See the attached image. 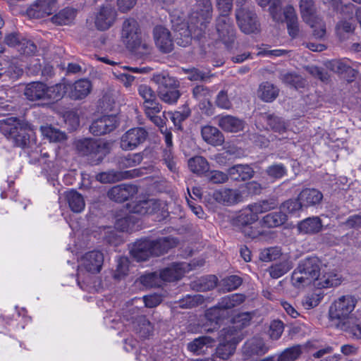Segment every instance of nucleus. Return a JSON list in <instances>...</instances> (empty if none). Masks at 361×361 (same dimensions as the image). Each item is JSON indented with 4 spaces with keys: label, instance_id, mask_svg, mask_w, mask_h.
I'll list each match as a JSON object with an SVG mask.
<instances>
[{
    "label": "nucleus",
    "instance_id": "nucleus-1",
    "mask_svg": "<svg viewBox=\"0 0 361 361\" xmlns=\"http://www.w3.org/2000/svg\"><path fill=\"white\" fill-rule=\"evenodd\" d=\"M322 263L317 257H307L301 260L292 273L291 283L295 288H300L313 284L319 288H327L338 286L341 278L336 272L322 271Z\"/></svg>",
    "mask_w": 361,
    "mask_h": 361
},
{
    "label": "nucleus",
    "instance_id": "nucleus-2",
    "mask_svg": "<svg viewBox=\"0 0 361 361\" xmlns=\"http://www.w3.org/2000/svg\"><path fill=\"white\" fill-rule=\"evenodd\" d=\"M191 13L187 28L184 30V40L178 44L185 46L190 43V36L199 37L209 23L212 16V5L210 0H192Z\"/></svg>",
    "mask_w": 361,
    "mask_h": 361
},
{
    "label": "nucleus",
    "instance_id": "nucleus-3",
    "mask_svg": "<svg viewBox=\"0 0 361 361\" xmlns=\"http://www.w3.org/2000/svg\"><path fill=\"white\" fill-rule=\"evenodd\" d=\"M121 37L126 47L136 54L145 55L151 51L149 40L142 35L139 24L134 18L123 21Z\"/></svg>",
    "mask_w": 361,
    "mask_h": 361
},
{
    "label": "nucleus",
    "instance_id": "nucleus-4",
    "mask_svg": "<svg viewBox=\"0 0 361 361\" xmlns=\"http://www.w3.org/2000/svg\"><path fill=\"white\" fill-rule=\"evenodd\" d=\"M0 130L15 147L25 148L33 134L31 126L14 117L0 121Z\"/></svg>",
    "mask_w": 361,
    "mask_h": 361
},
{
    "label": "nucleus",
    "instance_id": "nucleus-5",
    "mask_svg": "<svg viewBox=\"0 0 361 361\" xmlns=\"http://www.w3.org/2000/svg\"><path fill=\"white\" fill-rule=\"evenodd\" d=\"M357 304V300L351 295H343L338 298L331 305L329 311V317L336 322V325L341 329H348L349 324L353 318L351 313Z\"/></svg>",
    "mask_w": 361,
    "mask_h": 361
},
{
    "label": "nucleus",
    "instance_id": "nucleus-6",
    "mask_svg": "<svg viewBox=\"0 0 361 361\" xmlns=\"http://www.w3.org/2000/svg\"><path fill=\"white\" fill-rule=\"evenodd\" d=\"M299 6L303 21L311 27L315 38H324L326 35V25L317 14L313 1L300 0Z\"/></svg>",
    "mask_w": 361,
    "mask_h": 361
},
{
    "label": "nucleus",
    "instance_id": "nucleus-7",
    "mask_svg": "<svg viewBox=\"0 0 361 361\" xmlns=\"http://www.w3.org/2000/svg\"><path fill=\"white\" fill-rule=\"evenodd\" d=\"M245 301V296L242 294H232L221 298L216 306L209 309L205 314V317L213 326L216 328L219 321L226 316L227 310L240 305Z\"/></svg>",
    "mask_w": 361,
    "mask_h": 361
},
{
    "label": "nucleus",
    "instance_id": "nucleus-8",
    "mask_svg": "<svg viewBox=\"0 0 361 361\" xmlns=\"http://www.w3.org/2000/svg\"><path fill=\"white\" fill-rule=\"evenodd\" d=\"M220 343L216 349V357L222 360H228L233 355L237 344L241 340L240 332L235 327L224 329L221 332Z\"/></svg>",
    "mask_w": 361,
    "mask_h": 361
},
{
    "label": "nucleus",
    "instance_id": "nucleus-9",
    "mask_svg": "<svg viewBox=\"0 0 361 361\" xmlns=\"http://www.w3.org/2000/svg\"><path fill=\"white\" fill-rule=\"evenodd\" d=\"M204 264V261L202 259L194 261L191 264L185 262L173 264L171 267L161 270L159 276L164 281L171 282L177 281L181 279L186 272H188L197 267H201Z\"/></svg>",
    "mask_w": 361,
    "mask_h": 361
},
{
    "label": "nucleus",
    "instance_id": "nucleus-10",
    "mask_svg": "<svg viewBox=\"0 0 361 361\" xmlns=\"http://www.w3.org/2000/svg\"><path fill=\"white\" fill-rule=\"evenodd\" d=\"M216 30L218 39L226 47L232 44L235 39V28L233 21L226 15H219L216 21Z\"/></svg>",
    "mask_w": 361,
    "mask_h": 361
},
{
    "label": "nucleus",
    "instance_id": "nucleus-11",
    "mask_svg": "<svg viewBox=\"0 0 361 361\" xmlns=\"http://www.w3.org/2000/svg\"><path fill=\"white\" fill-rule=\"evenodd\" d=\"M147 137V132L140 127L127 130L120 139V147L123 150L132 151L143 143Z\"/></svg>",
    "mask_w": 361,
    "mask_h": 361
},
{
    "label": "nucleus",
    "instance_id": "nucleus-12",
    "mask_svg": "<svg viewBox=\"0 0 361 361\" xmlns=\"http://www.w3.org/2000/svg\"><path fill=\"white\" fill-rule=\"evenodd\" d=\"M235 17L240 29L246 34L253 33L258 30L259 24L255 13L245 7L235 11Z\"/></svg>",
    "mask_w": 361,
    "mask_h": 361
},
{
    "label": "nucleus",
    "instance_id": "nucleus-13",
    "mask_svg": "<svg viewBox=\"0 0 361 361\" xmlns=\"http://www.w3.org/2000/svg\"><path fill=\"white\" fill-rule=\"evenodd\" d=\"M116 19V11L111 5L103 6L97 13L94 25L98 30H106L110 28Z\"/></svg>",
    "mask_w": 361,
    "mask_h": 361
},
{
    "label": "nucleus",
    "instance_id": "nucleus-14",
    "mask_svg": "<svg viewBox=\"0 0 361 361\" xmlns=\"http://www.w3.org/2000/svg\"><path fill=\"white\" fill-rule=\"evenodd\" d=\"M118 123L117 118L115 116H103L92 122L90 130L94 135H102L114 130Z\"/></svg>",
    "mask_w": 361,
    "mask_h": 361
},
{
    "label": "nucleus",
    "instance_id": "nucleus-15",
    "mask_svg": "<svg viewBox=\"0 0 361 361\" xmlns=\"http://www.w3.org/2000/svg\"><path fill=\"white\" fill-rule=\"evenodd\" d=\"M104 262L103 254L99 251L87 252L80 259V267L87 271L96 274L100 271Z\"/></svg>",
    "mask_w": 361,
    "mask_h": 361
},
{
    "label": "nucleus",
    "instance_id": "nucleus-16",
    "mask_svg": "<svg viewBox=\"0 0 361 361\" xmlns=\"http://www.w3.org/2000/svg\"><path fill=\"white\" fill-rule=\"evenodd\" d=\"M267 348L262 339L252 338L247 341L243 346V355L245 361H252L257 356L266 353Z\"/></svg>",
    "mask_w": 361,
    "mask_h": 361
},
{
    "label": "nucleus",
    "instance_id": "nucleus-17",
    "mask_svg": "<svg viewBox=\"0 0 361 361\" xmlns=\"http://www.w3.org/2000/svg\"><path fill=\"white\" fill-rule=\"evenodd\" d=\"M213 197L217 202L228 206L237 204L243 199L242 194L238 190L226 188L215 190Z\"/></svg>",
    "mask_w": 361,
    "mask_h": 361
},
{
    "label": "nucleus",
    "instance_id": "nucleus-18",
    "mask_svg": "<svg viewBox=\"0 0 361 361\" xmlns=\"http://www.w3.org/2000/svg\"><path fill=\"white\" fill-rule=\"evenodd\" d=\"M153 33L155 44L160 51L164 53L172 51L173 44L169 30L163 26H157Z\"/></svg>",
    "mask_w": 361,
    "mask_h": 361
},
{
    "label": "nucleus",
    "instance_id": "nucleus-19",
    "mask_svg": "<svg viewBox=\"0 0 361 361\" xmlns=\"http://www.w3.org/2000/svg\"><path fill=\"white\" fill-rule=\"evenodd\" d=\"M137 192V188L132 185L121 184L112 187L107 192L111 200L122 202L133 197Z\"/></svg>",
    "mask_w": 361,
    "mask_h": 361
},
{
    "label": "nucleus",
    "instance_id": "nucleus-20",
    "mask_svg": "<svg viewBox=\"0 0 361 361\" xmlns=\"http://www.w3.org/2000/svg\"><path fill=\"white\" fill-rule=\"evenodd\" d=\"M281 13L283 19L279 22L286 20L289 35L293 38L297 37L300 33V28L295 8L290 5L286 6Z\"/></svg>",
    "mask_w": 361,
    "mask_h": 361
},
{
    "label": "nucleus",
    "instance_id": "nucleus-21",
    "mask_svg": "<svg viewBox=\"0 0 361 361\" xmlns=\"http://www.w3.org/2000/svg\"><path fill=\"white\" fill-rule=\"evenodd\" d=\"M162 203L156 199H144L137 201L132 206V212L144 215L157 212L161 207Z\"/></svg>",
    "mask_w": 361,
    "mask_h": 361
},
{
    "label": "nucleus",
    "instance_id": "nucleus-22",
    "mask_svg": "<svg viewBox=\"0 0 361 361\" xmlns=\"http://www.w3.org/2000/svg\"><path fill=\"white\" fill-rule=\"evenodd\" d=\"M57 0H37L30 8L29 14L35 18H42L51 14Z\"/></svg>",
    "mask_w": 361,
    "mask_h": 361
},
{
    "label": "nucleus",
    "instance_id": "nucleus-23",
    "mask_svg": "<svg viewBox=\"0 0 361 361\" xmlns=\"http://www.w3.org/2000/svg\"><path fill=\"white\" fill-rule=\"evenodd\" d=\"M201 135L204 142L213 146H220L224 142V136L216 127L206 125L201 128Z\"/></svg>",
    "mask_w": 361,
    "mask_h": 361
},
{
    "label": "nucleus",
    "instance_id": "nucleus-24",
    "mask_svg": "<svg viewBox=\"0 0 361 361\" xmlns=\"http://www.w3.org/2000/svg\"><path fill=\"white\" fill-rule=\"evenodd\" d=\"M218 125L224 131L238 133L243 130L245 123L243 120L235 116L226 115L219 117Z\"/></svg>",
    "mask_w": 361,
    "mask_h": 361
},
{
    "label": "nucleus",
    "instance_id": "nucleus-25",
    "mask_svg": "<svg viewBox=\"0 0 361 361\" xmlns=\"http://www.w3.org/2000/svg\"><path fill=\"white\" fill-rule=\"evenodd\" d=\"M130 253L137 261H145L153 256L150 240H140L135 242L131 247Z\"/></svg>",
    "mask_w": 361,
    "mask_h": 361
},
{
    "label": "nucleus",
    "instance_id": "nucleus-26",
    "mask_svg": "<svg viewBox=\"0 0 361 361\" xmlns=\"http://www.w3.org/2000/svg\"><path fill=\"white\" fill-rule=\"evenodd\" d=\"M70 89L69 96L74 99H82L86 97L92 90L91 82L87 79L76 81L73 85H68Z\"/></svg>",
    "mask_w": 361,
    "mask_h": 361
},
{
    "label": "nucleus",
    "instance_id": "nucleus-27",
    "mask_svg": "<svg viewBox=\"0 0 361 361\" xmlns=\"http://www.w3.org/2000/svg\"><path fill=\"white\" fill-rule=\"evenodd\" d=\"M65 199L71 210L74 213L82 212L85 207L83 197L78 191L70 190L64 192Z\"/></svg>",
    "mask_w": 361,
    "mask_h": 361
},
{
    "label": "nucleus",
    "instance_id": "nucleus-28",
    "mask_svg": "<svg viewBox=\"0 0 361 361\" xmlns=\"http://www.w3.org/2000/svg\"><path fill=\"white\" fill-rule=\"evenodd\" d=\"M323 199L322 193L314 188L304 189L298 196L302 207H310L318 204Z\"/></svg>",
    "mask_w": 361,
    "mask_h": 361
},
{
    "label": "nucleus",
    "instance_id": "nucleus-29",
    "mask_svg": "<svg viewBox=\"0 0 361 361\" xmlns=\"http://www.w3.org/2000/svg\"><path fill=\"white\" fill-rule=\"evenodd\" d=\"M75 147L78 152L84 156L100 154L103 149L97 141L92 139H83L76 141Z\"/></svg>",
    "mask_w": 361,
    "mask_h": 361
},
{
    "label": "nucleus",
    "instance_id": "nucleus-30",
    "mask_svg": "<svg viewBox=\"0 0 361 361\" xmlns=\"http://www.w3.org/2000/svg\"><path fill=\"white\" fill-rule=\"evenodd\" d=\"M193 96L200 102H202V109H206V114L211 116L213 114V108L210 102L211 92L209 90L204 86L197 85L193 89Z\"/></svg>",
    "mask_w": 361,
    "mask_h": 361
},
{
    "label": "nucleus",
    "instance_id": "nucleus-31",
    "mask_svg": "<svg viewBox=\"0 0 361 361\" xmlns=\"http://www.w3.org/2000/svg\"><path fill=\"white\" fill-rule=\"evenodd\" d=\"M322 228V220L317 216L309 217L298 224V231L304 234H314Z\"/></svg>",
    "mask_w": 361,
    "mask_h": 361
},
{
    "label": "nucleus",
    "instance_id": "nucleus-32",
    "mask_svg": "<svg viewBox=\"0 0 361 361\" xmlns=\"http://www.w3.org/2000/svg\"><path fill=\"white\" fill-rule=\"evenodd\" d=\"M151 247L152 255L159 256L166 252L170 248L176 245L177 242L175 238L171 237H164L151 240Z\"/></svg>",
    "mask_w": 361,
    "mask_h": 361
},
{
    "label": "nucleus",
    "instance_id": "nucleus-33",
    "mask_svg": "<svg viewBox=\"0 0 361 361\" xmlns=\"http://www.w3.org/2000/svg\"><path fill=\"white\" fill-rule=\"evenodd\" d=\"M152 80L157 85V93L162 90H167L173 87H178V82L166 73H160L153 75Z\"/></svg>",
    "mask_w": 361,
    "mask_h": 361
},
{
    "label": "nucleus",
    "instance_id": "nucleus-34",
    "mask_svg": "<svg viewBox=\"0 0 361 361\" xmlns=\"http://www.w3.org/2000/svg\"><path fill=\"white\" fill-rule=\"evenodd\" d=\"M228 175L235 180H245L254 175L253 169L248 165L238 164L228 170Z\"/></svg>",
    "mask_w": 361,
    "mask_h": 361
},
{
    "label": "nucleus",
    "instance_id": "nucleus-35",
    "mask_svg": "<svg viewBox=\"0 0 361 361\" xmlns=\"http://www.w3.org/2000/svg\"><path fill=\"white\" fill-rule=\"evenodd\" d=\"M24 94L31 101L45 99L46 85L42 82L30 83L26 86Z\"/></svg>",
    "mask_w": 361,
    "mask_h": 361
},
{
    "label": "nucleus",
    "instance_id": "nucleus-36",
    "mask_svg": "<svg viewBox=\"0 0 361 361\" xmlns=\"http://www.w3.org/2000/svg\"><path fill=\"white\" fill-rule=\"evenodd\" d=\"M214 343V340L211 337L201 336L188 343V348L190 351L199 355L204 352L207 348L212 347Z\"/></svg>",
    "mask_w": 361,
    "mask_h": 361
},
{
    "label": "nucleus",
    "instance_id": "nucleus-37",
    "mask_svg": "<svg viewBox=\"0 0 361 361\" xmlns=\"http://www.w3.org/2000/svg\"><path fill=\"white\" fill-rule=\"evenodd\" d=\"M129 173L130 171H109L98 173L96 176V179L102 183H112L127 178Z\"/></svg>",
    "mask_w": 361,
    "mask_h": 361
},
{
    "label": "nucleus",
    "instance_id": "nucleus-38",
    "mask_svg": "<svg viewBox=\"0 0 361 361\" xmlns=\"http://www.w3.org/2000/svg\"><path fill=\"white\" fill-rule=\"evenodd\" d=\"M75 15V9L66 8L54 15L51 18V21L59 25H69L74 20Z\"/></svg>",
    "mask_w": 361,
    "mask_h": 361
},
{
    "label": "nucleus",
    "instance_id": "nucleus-39",
    "mask_svg": "<svg viewBox=\"0 0 361 361\" xmlns=\"http://www.w3.org/2000/svg\"><path fill=\"white\" fill-rule=\"evenodd\" d=\"M293 267V263L289 259H285L280 263L271 265L268 269L272 279H279L286 274Z\"/></svg>",
    "mask_w": 361,
    "mask_h": 361
},
{
    "label": "nucleus",
    "instance_id": "nucleus-40",
    "mask_svg": "<svg viewBox=\"0 0 361 361\" xmlns=\"http://www.w3.org/2000/svg\"><path fill=\"white\" fill-rule=\"evenodd\" d=\"M257 4L264 7L270 4L269 11L274 21L282 20L281 1L280 0H257Z\"/></svg>",
    "mask_w": 361,
    "mask_h": 361
},
{
    "label": "nucleus",
    "instance_id": "nucleus-41",
    "mask_svg": "<svg viewBox=\"0 0 361 361\" xmlns=\"http://www.w3.org/2000/svg\"><path fill=\"white\" fill-rule=\"evenodd\" d=\"M279 90L274 85L266 82L259 85L258 96L264 102H269L276 98Z\"/></svg>",
    "mask_w": 361,
    "mask_h": 361
},
{
    "label": "nucleus",
    "instance_id": "nucleus-42",
    "mask_svg": "<svg viewBox=\"0 0 361 361\" xmlns=\"http://www.w3.org/2000/svg\"><path fill=\"white\" fill-rule=\"evenodd\" d=\"M191 171L197 174H203L209 171V165L206 159L201 156L192 157L188 161Z\"/></svg>",
    "mask_w": 361,
    "mask_h": 361
},
{
    "label": "nucleus",
    "instance_id": "nucleus-43",
    "mask_svg": "<svg viewBox=\"0 0 361 361\" xmlns=\"http://www.w3.org/2000/svg\"><path fill=\"white\" fill-rule=\"evenodd\" d=\"M286 221V214L279 212L268 214L262 219V223L264 226L269 228L278 227Z\"/></svg>",
    "mask_w": 361,
    "mask_h": 361
},
{
    "label": "nucleus",
    "instance_id": "nucleus-44",
    "mask_svg": "<svg viewBox=\"0 0 361 361\" xmlns=\"http://www.w3.org/2000/svg\"><path fill=\"white\" fill-rule=\"evenodd\" d=\"M40 130L43 136L51 142H61L66 139V135L63 132L50 126H42Z\"/></svg>",
    "mask_w": 361,
    "mask_h": 361
},
{
    "label": "nucleus",
    "instance_id": "nucleus-45",
    "mask_svg": "<svg viewBox=\"0 0 361 361\" xmlns=\"http://www.w3.org/2000/svg\"><path fill=\"white\" fill-rule=\"evenodd\" d=\"M142 161V156L140 153L128 154L126 157H120L118 165L121 169L135 167L139 165Z\"/></svg>",
    "mask_w": 361,
    "mask_h": 361
},
{
    "label": "nucleus",
    "instance_id": "nucleus-46",
    "mask_svg": "<svg viewBox=\"0 0 361 361\" xmlns=\"http://www.w3.org/2000/svg\"><path fill=\"white\" fill-rule=\"evenodd\" d=\"M66 89H67V86L64 84H56L49 87L46 86L45 99L58 101L63 97Z\"/></svg>",
    "mask_w": 361,
    "mask_h": 361
},
{
    "label": "nucleus",
    "instance_id": "nucleus-47",
    "mask_svg": "<svg viewBox=\"0 0 361 361\" xmlns=\"http://www.w3.org/2000/svg\"><path fill=\"white\" fill-rule=\"evenodd\" d=\"M158 96L163 102L168 104H174L180 97V93L178 90V87H173L168 89L167 90H162L161 92H158Z\"/></svg>",
    "mask_w": 361,
    "mask_h": 361
},
{
    "label": "nucleus",
    "instance_id": "nucleus-48",
    "mask_svg": "<svg viewBox=\"0 0 361 361\" xmlns=\"http://www.w3.org/2000/svg\"><path fill=\"white\" fill-rule=\"evenodd\" d=\"M263 118L267 121V124L274 132L280 134L286 132V125L280 118L273 115H265Z\"/></svg>",
    "mask_w": 361,
    "mask_h": 361
},
{
    "label": "nucleus",
    "instance_id": "nucleus-49",
    "mask_svg": "<svg viewBox=\"0 0 361 361\" xmlns=\"http://www.w3.org/2000/svg\"><path fill=\"white\" fill-rule=\"evenodd\" d=\"M234 100L235 98L232 97V94H228L227 91L221 90L217 94L216 104L219 108L230 109Z\"/></svg>",
    "mask_w": 361,
    "mask_h": 361
},
{
    "label": "nucleus",
    "instance_id": "nucleus-50",
    "mask_svg": "<svg viewBox=\"0 0 361 361\" xmlns=\"http://www.w3.org/2000/svg\"><path fill=\"white\" fill-rule=\"evenodd\" d=\"M302 207V205L299 200H288L281 204L280 210L287 216L288 214H293L299 212Z\"/></svg>",
    "mask_w": 361,
    "mask_h": 361
},
{
    "label": "nucleus",
    "instance_id": "nucleus-51",
    "mask_svg": "<svg viewBox=\"0 0 361 361\" xmlns=\"http://www.w3.org/2000/svg\"><path fill=\"white\" fill-rule=\"evenodd\" d=\"M286 171L285 166L282 164H272L266 169V173L273 180L283 178L286 174Z\"/></svg>",
    "mask_w": 361,
    "mask_h": 361
},
{
    "label": "nucleus",
    "instance_id": "nucleus-52",
    "mask_svg": "<svg viewBox=\"0 0 361 361\" xmlns=\"http://www.w3.org/2000/svg\"><path fill=\"white\" fill-rule=\"evenodd\" d=\"M302 353L300 345H295L286 349L279 357L278 361H294Z\"/></svg>",
    "mask_w": 361,
    "mask_h": 361
},
{
    "label": "nucleus",
    "instance_id": "nucleus-53",
    "mask_svg": "<svg viewBox=\"0 0 361 361\" xmlns=\"http://www.w3.org/2000/svg\"><path fill=\"white\" fill-rule=\"evenodd\" d=\"M275 206L276 204L274 202H269L267 200L255 202L249 205L252 212H254L257 216H258L259 214H262L274 209Z\"/></svg>",
    "mask_w": 361,
    "mask_h": 361
},
{
    "label": "nucleus",
    "instance_id": "nucleus-54",
    "mask_svg": "<svg viewBox=\"0 0 361 361\" xmlns=\"http://www.w3.org/2000/svg\"><path fill=\"white\" fill-rule=\"evenodd\" d=\"M355 26L348 20H341L336 27V34L340 39H344L345 35L354 32Z\"/></svg>",
    "mask_w": 361,
    "mask_h": 361
},
{
    "label": "nucleus",
    "instance_id": "nucleus-55",
    "mask_svg": "<svg viewBox=\"0 0 361 361\" xmlns=\"http://www.w3.org/2000/svg\"><path fill=\"white\" fill-rule=\"evenodd\" d=\"M281 255V251L279 247H269L261 251L259 259L263 262H270L278 259Z\"/></svg>",
    "mask_w": 361,
    "mask_h": 361
},
{
    "label": "nucleus",
    "instance_id": "nucleus-56",
    "mask_svg": "<svg viewBox=\"0 0 361 361\" xmlns=\"http://www.w3.org/2000/svg\"><path fill=\"white\" fill-rule=\"evenodd\" d=\"M128 259L126 257H120L114 274V278L119 280L126 276L128 273Z\"/></svg>",
    "mask_w": 361,
    "mask_h": 361
},
{
    "label": "nucleus",
    "instance_id": "nucleus-57",
    "mask_svg": "<svg viewBox=\"0 0 361 361\" xmlns=\"http://www.w3.org/2000/svg\"><path fill=\"white\" fill-rule=\"evenodd\" d=\"M167 114L171 116V119L174 126L180 128L181 123L189 117L190 111L188 108H184L182 111L168 112Z\"/></svg>",
    "mask_w": 361,
    "mask_h": 361
},
{
    "label": "nucleus",
    "instance_id": "nucleus-58",
    "mask_svg": "<svg viewBox=\"0 0 361 361\" xmlns=\"http://www.w3.org/2000/svg\"><path fill=\"white\" fill-rule=\"evenodd\" d=\"M18 51L24 55H32L37 51L36 45L30 40L22 39L18 44Z\"/></svg>",
    "mask_w": 361,
    "mask_h": 361
},
{
    "label": "nucleus",
    "instance_id": "nucleus-59",
    "mask_svg": "<svg viewBox=\"0 0 361 361\" xmlns=\"http://www.w3.org/2000/svg\"><path fill=\"white\" fill-rule=\"evenodd\" d=\"M142 108L147 117L152 114H158L162 109L161 104L158 102L157 99L142 102Z\"/></svg>",
    "mask_w": 361,
    "mask_h": 361
},
{
    "label": "nucleus",
    "instance_id": "nucleus-60",
    "mask_svg": "<svg viewBox=\"0 0 361 361\" xmlns=\"http://www.w3.org/2000/svg\"><path fill=\"white\" fill-rule=\"evenodd\" d=\"M138 94L141 97L143 102L152 101L157 99V94L152 88L147 85L142 84L137 88Z\"/></svg>",
    "mask_w": 361,
    "mask_h": 361
},
{
    "label": "nucleus",
    "instance_id": "nucleus-61",
    "mask_svg": "<svg viewBox=\"0 0 361 361\" xmlns=\"http://www.w3.org/2000/svg\"><path fill=\"white\" fill-rule=\"evenodd\" d=\"M283 324L279 320L273 321L269 326V335L271 339H279L283 331Z\"/></svg>",
    "mask_w": 361,
    "mask_h": 361
},
{
    "label": "nucleus",
    "instance_id": "nucleus-62",
    "mask_svg": "<svg viewBox=\"0 0 361 361\" xmlns=\"http://www.w3.org/2000/svg\"><path fill=\"white\" fill-rule=\"evenodd\" d=\"M223 286L227 291H231L236 289L242 283L240 277L233 275L230 276L222 281Z\"/></svg>",
    "mask_w": 361,
    "mask_h": 361
},
{
    "label": "nucleus",
    "instance_id": "nucleus-63",
    "mask_svg": "<svg viewBox=\"0 0 361 361\" xmlns=\"http://www.w3.org/2000/svg\"><path fill=\"white\" fill-rule=\"evenodd\" d=\"M113 74L115 78L126 89L130 88L135 80V77L128 73L114 72Z\"/></svg>",
    "mask_w": 361,
    "mask_h": 361
},
{
    "label": "nucleus",
    "instance_id": "nucleus-64",
    "mask_svg": "<svg viewBox=\"0 0 361 361\" xmlns=\"http://www.w3.org/2000/svg\"><path fill=\"white\" fill-rule=\"evenodd\" d=\"M322 297L317 293H312L307 295L303 302L302 305L306 309H311L317 307L322 300Z\"/></svg>",
    "mask_w": 361,
    "mask_h": 361
}]
</instances>
